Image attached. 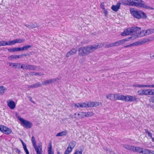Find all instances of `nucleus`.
Returning <instances> with one entry per match:
<instances>
[{
  "label": "nucleus",
  "mask_w": 154,
  "mask_h": 154,
  "mask_svg": "<svg viewBox=\"0 0 154 154\" xmlns=\"http://www.w3.org/2000/svg\"><path fill=\"white\" fill-rule=\"evenodd\" d=\"M130 11L132 15L137 19L146 18V14L142 11L131 8Z\"/></svg>",
  "instance_id": "1"
},
{
  "label": "nucleus",
  "mask_w": 154,
  "mask_h": 154,
  "mask_svg": "<svg viewBox=\"0 0 154 154\" xmlns=\"http://www.w3.org/2000/svg\"><path fill=\"white\" fill-rule=\"evenodd\" d=\"M31 141L37 154H42L43 151L42 145L37 146L35 138L32 136L31 138Z\"/></svg>",
  "instance_id": "2"
},
{
  "label": "nucleus",
  "mask_w": 154,
  "mask_h": 154,
  "mask_svg": "<svg viewBox=\"0 0 154 154\" xmlns=\"http://www.w3.org/2000/svg\"><path fill=\"white\" fill-rule=\"evenodd\" d=\"M102 47V45H89L88 46H85V48L86 51L87 55L92 53L95 50L100 48Z\"/></svg>",
  "instance_id": "3"
},
{
  "label": "nucleus",
  "mask_w": 154,
  "mask_h": 154,
  "mask_svg": "<svg viewBox=\"0 0 154 154\" xmlns=\"http://www.w3.org/2000/svg\"><path fill=\"white\" fill-rule=\"evenodd\" d=\"M134 6L138 7L145 8L146 9H154L153 8L148 6L145 4L144 1L141 0H139L137 2H135Z\"/></svg>",
  "instance_id": "4"
},
{
  "label": "nucleus",
  "mask_w": 154,
  "mask_h": 154,
  "mask_svg": "<svg viewBox=\"0 0 154 154\" xmlns=\"http://www.w3.org/2000/svg\"><path fill=\"white\" fill-rule=\"evenodd\" d=\"M129 39L128 38L119 40L116 42H113L112 43L110 44L106 45V47L109 48L115 46H119V45H122L125 43L126 42L128 41Z\"/></svg>",
  "instance_id": "5"
},
{
  "label": "nucleus",
  "mask_w": 154,
  "mask_h": 154,
  "mask_svg": "<svg viewBox=\"0 0 154 154\" xmlns=\"http://www.w3.org/2000/svg\"><path fill=\"white\" fill-rule=\"evenodd\" d=\"M149 39L147 38L144 39L142 40L134 42L130 45L125 46L124 48H126L131 46H136L138 45H143L149 42Z\"/></svg>",
  "instance_id": "6"
},
{
  "label": "nucleus",
  "mask_w": 154,
  "mask_h": 154,
  "mask_svg": "<svg viewBox=\"0 0 154 154\" xmlns=\"http://www.w3.org/2000/svg\"><path fill=\"white\" fill-rule=\"evenodd\" d=\"M17 118L22 124H23V125L25 128H30L32 127V123L30 122L24 120L20 116H18Z\"/></svg>",
  "instance_id": "7"
},
{
  "label": "nucleus",
  "mask_w": 154,
  "mask_h": 154,
  "mask_svg": "<svg viewBox=\"0 0 154 154\" xmlns=\"http://www.w3.org/2000/svg\"><path fill=\"white\" fill-rule=\"evenodd\" d=\"M131 28L132 30V33H134L136 34L134 35H133V36L131 37L128 38L129 39L131 38H132V39L135 38H134L137 35H138V33L139 32L140 30L141 29V28L137 26L133 27Z\"/></svg>",
  "instance_id": "8"
},
{
  "label": "nucleus",
  "mask_w": 154,
  "mask_h": 154,
  "mask_svg": "<svg viewBox=\"0 0 154 154\" xmlns=\"http://www.w3.org/2000/svg\"><path fill=\"white\" fill-rule=\"evenodd\" d=\"M2 132L6 134H9L12 132L11 129L3 125L1 131Z\"/></svg>",
  "instance_id": "9"
},
{
  "label": "nucleus",
  "mask_w": 154,
  "mask_h": 154,
  "mask_svg": "<svg viewBox=\"0 0 154 154\" xmlns=\"http://www.w3.org/2000/svg\"><path fill=\"white\" fill-rule=\"evenodd\" d=\"M79 54V56H83L87 55L85 47L80 48L78 50Z\"/></svg>",
  "instance_id": "10"
},
{
  "label": "nucleus",
  "mask_w": 154,
  "mask_h": 154,
  "mask_svg": "<svg viewBox=\"0 0 154 154\" xmlns=\"http://www.w3.org/2000/svg\"><path fill=\"white\" fill-rule=\"evenodd\" d=\"M58 80V78H53L49 80H47L43 82L41 84L42 85H45L50 84H51Z\"/></svg>",
  "instance_id": "11"
},
{
  "label": "nucleus",
  "mask_w": 154,
  "mask_h": 154,
  "mask_svg": "<svg viewBox=\"0 0 154 154\" xmlns=\"http://www.w3.org/2000/svg\"><path fill=\"white\" fill-rule=\"evenodd\" d=\"M8 106L11 109H14L16 106L15 102L12 100H9L7 101Z\"/></svg>",
  "instance_id": "12"
},
{
  "label": "nucleus",
  "mask_w": 154,
  "mask_h": 154,
  "mask_svg": "<svg viewBox=\"0 0 154 154\" xmlns=\"http://www.w3.org/2000/svg\"><path fill=\"white\" fill-rule=\"evenodd\" d=\"M26 68H25L26 70H36L37 66L35 65L30 64H26Z\"/></svg>",
  "instance_id": "13"
},
{
  "label": "nucleus",
  "mask_w": 154,
  "mask_h": 154,
  "mask_svg": "<svg viewBox=\"0 0 154 154\" xmlns=\"http://www.w3.org/2000/svg\"><path fill=\"white\" fill-rule=\"evenodd\" d=\"M131 33H132L131 28L130 27L124 30V31L121 33V35L123 36H125L128 35Z\"/></svg>",
  "instance_id": "14"
},
{
  "label": "nucleus",
  "mask_w": 154,
  "mask_h": 154,
  "mask_svg": "<svg viewBox=\"0 0 154 154\" xmlns=\"http://www.w3.org/2000/svg\"><path fill=\"white\" fill-rule=\"evenodd\" d=\"M88 103V107H95L101 104L100 102H90Z\"/></svg>",
  "instance_id": "15"
},
{
  "label": "nucleus",
  "mask_w": 154,
  "mask_h": 154,
  "mask_svg": "<svg viewBox=\"0 0 154 154\" xmlns=\"http://www.w3.org/2000/svg\"><path fill=\"white\" fill-rule=\"evenodd\" d=\"M77 50L75 48H73L66 53V56L67 57H68L70 56L75 54L77 52Z\"/></svg>",
  "instance_id": "16"
},
{
  "label": "nucleus",
  "mask_w": 154,
  "mask_h": 154,
  "mask_svg": "<svg viewBox=\"0 0 154 154\" xmlns=\"http://www.w3.org/2000/svg\"><path fill=\"white\" fill-rule=\"evenodd\" d=\"M42 86V84L39 82H38L36 83L33 84L32 85L28 86V88L29 89L32 88H36L38 87Z\"/></svg>",
  "instance_id": "17"
},
{
  "label": "nucleus",
  "mask_w": 154,
  "mask_h": 154,
  "mask_svg": "<svg viewBox=\"0 0 154 154\" xmlns=\"http://www.w3.org/2000/svg\"><path fill=\"white\" fill-rule=\"evenodd\" d=\"M121 3L118 2L116 5H112L111 8V9L114 11L116 12L119 9Z\"/></svg>",
  "instance_id": "18"
},
{
  "label": "nucleus",
  "mask_w": 154,
  "mask_h": 154,
  "mask_svg": "<svg viewBox=\"0 0 154 154\" xmlns=\"http://www.w3.org/2000/svg\"><path fill=\"white\" fill-rule=\"evenodd\" d=\"M146 33V30H142L140 32H139L138 34V35H137L134 38H137L139 37H141L147 35V34Z\"/></svg>",
  "instance_id": "19"
},
{
  "label": "nucleus",
  "mask_w": 154,
  "mask_h": 154,
  "mask_svg": "<svg viewBox=\"0 0 154 154\" xmlns=\"http://www.w3.org/2000/svg\"><path fill=\"white\" fill-rule=\"evenodd\" d=\"M143 149L139 146L134 147L133 152H137L140 153H142Z\"/></svg>",
  "instance_id": "20"
},
{
  "label": "nucleus",
  "mask_w": 154,
  "mask_h": 154,
  "mask_svg": "<svg viewBox=\"0 0 154 154\" xmlns=\"http://www.w3.org/2000/svg\"><path fill=\"white\" fill-rule=\"evenodd\" d=\"M21 55H11L8 57V59L10 60H11L14 59L20 58H21Z\"/></svg>",
  "instance_id": "21"
},
{
  "label": "nucleus",
  "mask_w": 154,
  "mask_h": 154,
  "mask_svg": "<svg viewBox=\"0 0 154 154\" xmlns=\"http://www.w3.org/2000/svg\"><path fill=\"white\" fill-rule=\"evenodd\" d=\"M7 90V88L3 86H0V95L3 94Z\"/></svg>",
  "instance_id": "22"
},
{
  "label": "nucleus",
  "mask_w": 154,
  "mask_h": 154,
  "mask_svg": "<svg viewBox=\"0 0 154 154\" xmlns=\"http://www.w3.org/2000/svg\"><path fill=\"white\" fill-rule=\"evenodd\" d=\"M123 146L125 149L133 152L134 146L128 145H124Z\"/></svg>",
  "instance_id": "23"
},
{
  "label": "nucleus",
  "mask_w": 154,
  "mask_h": 154,
  "mask_svg": "<svg viewBox=\"0 0 154 154\" xmlns=\"http://www.w3.org/2000/svg\"><path fill=\"white\" fill-rule=\"evenodd\" d=\"M115 94H109L106 96V98L110 100H114L115 98Z\"/></svg>",
  "instance_id": "24"
},
{
  "label": "nucleus",
  "mask_w": 154,
  "mask_h": 154,
  "mask_svg": "<svg viewBox=\"0 0 154 154\" xmlns=\"http://www.w3.org/2000/svg\"><path fill=\"white\" fill-rule=\"evenodd\" d=\"M67 134V131L65 130L60 132L57 133L56 136L57 137L63 136H66Z\"/></svg>",
  "instance_id": "25"
},
{
  "label": "nucleus",
  "mask_w": 154,
  "mask_h": 154,
  "mask_svg": "<svg viewBox=\"0 0 154 154\" xmlns=\"http://www.w3.org/2000/svg\"><path fill=\"white\" fill-rule=\"evenodd\" d=\"M137 98L135 96H129V102H134L136 101Z\"/></svg>",
  "instance_id": "26"
},
{
  "label": "nucleus",
  "mask_w": 154,
  "mask_h": 154,
  "mask_svg": "<svg viewBox=\"0 0 154 154\" xmlns=\"http://www.w3.org/2000/svg\"><path fill=\"white\" fill-rule=\"evenodd\" d=\"M85 117H91L94 115V114L92 112H85Z\"/></svg>",
  "instance_id": "27"
},
{
  "label": "nucleus",
  "mask_w": 154,
  "mask_h": 154,
  "mask_svg": "<svg viewBox=\"0 0 154 154\" xmlns=\"http://www.w3.org/2000/svg\"><path fill=\"white\" fill-rule=\"evenodd\" d=\"M76 145V142L74 141H71L69 143L68 146L72 149L74 148Z\"/></svg>",
  "instance_id": "28"
},
{
  "label": "nucleus",
  "mask_w": 154,
  "mask_h": 154,
  "mask_svg": "<svg viewBox=\"0 0 154 154\" xmlns=\"http://www.w3.org/2000/svg\"><path fill=\"white\" fill-rule=\"evenodd\" d=\"M115 100H122V98L123 95H121L119 94H115Z\"/></svg>",
  "instance_id": "29"
},
{
  "label": "nucleus",
  "mask_w": 154,
  "mask_h": 154,
  "mask_svg": "<svg viewBox=\"0 0 154 154\" xmlns=\"http://www.w3.org/2000/svg\"><path fill=\"white\" fill-rule=\"evenodd\" d=\"M146 30L147 35L154 33V29H150Z\"/></svg>",
  "instance_id": "30"
},
{
  "label": "nucleus",
  "mask_w": 154,
  "mask_h": 154,
  "mask_svg": "<svg viewBox=\"0 0 154 154\" xmlns=\"http://www.w3.org/2000/svg\"><path fill=\"white\" fill-rule=\"evenodd\" d=\"M129 95L122 96V101L125 102H129Z\"/></svg>",
  "instance_id": "31"
},
{
  "label": "nucleus",
  "mask_w": 154,
  "mask_h": 154,
  "mask_svg": "<svg viewBox=\"0 0 154 154\" xmlns=\"http://www.w3.org/2000/svg\"><path fill=\"white\" fill-rule=\"evenodd\" d=\"M7 42V45H14L16 43L15 39L13 40L8 41Z\"/></svg>",
  "instance_id": "32"
},
{
  "label": "nucleus",
  "mask_w": 154,
  "mask_h": 154,
  "mask_svg": "<svg viewBox=\"0 0 154 154\" xmlns=\"http://www.w3.org/2000/svg\"><path fill=\"white\" fill-rule=\"evenodd\" d=\"M20 64L19 63H14L13 68L15 69H19L20 68Z\"/></svg>",
  "instance_id": "33"
},
{
  "label": "nucleus",
  "mask_w": 154,
  "mask_h": 154,
  "mask_svg": "<svg viewBox=\"0 0 154 154\" xmlns=\"http://www.w3.org/2000/svg\"><path fill=\"white\" fill-rule=\"evenodd\" d=\"M83 150L84 149H83L76 150L75 151L73 154H82Z\"/></svg>",
  "instance_id": "34"
},
{
  "label": "nucleus",
  "mask_w": 154,
  "mask_h": 154,
  "mask_svg": "<svg viewBox=\"0 0 154 154\" xmlns=\"http://www.w3.org/2000/svg\"><path fill=\"white\" fill-rule=\"evenodd\" d=\"M16 42V43H21L24 42L25 41L24 38L23 39H15Z\"/></svg>",
  "instance_id": "35"
},
{
  "label": "nucleus",
  "mask_w": 154,
  "mask_h": 154,
  "mask_svg": "<svg viewBox=\"0 0 154 154\" xmlns=\"http://www.w3.org/2000/svg\"><path fill=\"white\" fill-rule=\"evenodd\" d=\"M31 47V46L30 45H27L26 46H23L22 48V51H26L27 50L28 48Z\"/></svg>",
  "instance_id": "36"
},
{
  "label": "nucleus",
  "mask_w": 154,
  "mask_h": 154,
  "mask_svg": "<svg viewBox=\"0 0 154 154\" xmlns=\"http://www.w3.org/2000/svg\"><path fill=\"white\" fill-rule=\"evenodd\" d=\"M52 143L51 142H50L48 147V152H53L52 151Z\"/></svg>",
  "instance_id": "37"
},
{
  "label": "nucleus",
  "mask_w": 154,
  "mask_h": 154,
  "mask_svg": "<svg viewBox=\"0 0 154 154\" xmlns=\"http://www.w3.org/2000/svg\"><path fill=\"white\" fill-rule=\"evenodd\" d=\"M7 45V42H6L4 41H0V47L2 46H5Z\"/></svg>",
  "instance_id": "38"
},
{
  "label": "nucleus",
  "mask_w": 154,
  "mask_h": 154,
  "mask_svg": "<svg viewBox=\"0 0 154 154\" xmlns=\"http://www.w3.org/2000/svg\"><path fill=\"white\" fill-rule=\"evenodd\" d=\"M85 112H81L78 114V116H79V118L82 119L85 117Z\"/></svg>",
  "instance_id": "39"
},
{
  "label": "nucleus",
  "mask_w": 154,
  "mask_h": 154,
  "mask_svg": "<svg viewBox=\"0 0 154 154\" xmlns=\"http://www.w3.org/2000/svg\"><path fill=\"white\" fill-rule=\"evenodd\" d=\"M146 85L134 84L133 85V87L139 88L146 87Z\"/></svg>",
  "instance_id": "40"
},
{
  "label": "nucleus",
  "mask_w": 154,
  "mask_h": 154,
  "mask_svg": "<svg viewBox=\"0 0 154 154\" xmlns=\"http://www.w3.org/2000/svg\"><path fill=\"white\" fill-rule=\"evenodd\" d=\"M81 107L82 108H85L86 107H88V102L87 103H81Z\"/></svg>",
  "instance_id": "41"
},
{
  "label": "nucleus",
  "mask_w": 154,
  "mask_h": 154,
  "mask_svg": "<svg viewBox=\"0 0 154 154\" xmlns=\"http://www.w3.org/2000/svg\"><path fill=\"white\" fill-rule=\"evenodd\" d=\"M154 89H148V95H154V91L153 90Z\"/></svg>",
  "instance_id": "42"
},
{
  "label": "nucleus",
  "mask_w": 154,
  "mask_h": 154,
  "mask_svg": "<svg viewBox=\"0 0 154 154\" xmlns=\"http://www.w3.org/2000/svg\"><path fill=\"white\" fill-rule=\"evenodd\" d=\"M127 2L129 3L128 5L132 6H134V4L135 2L132 1V0H127Z\"/></svg>",
  "instance_id": "43"
},
{
  "label": "nucleus",
  "mask_w": 154,
  "mask_h": 154,
  "mask_svg": "<svg viewBox=\"0 0 154 154\" xmlns=\"http://www.w3.org/2000/svg\"><path fill=\"white\" fill-rule=\"evenodd\" d=\"M149 151H150L149 149H144V150L143 149V152L141 153L143 154H149Z\"/></svg>",
  "instance_id": "44"
},
{
  "label": "nucleus",
  "mask_w": 154,
  "mask_h": 154,
  "mask_svg": "<svg viewBox=\"0 0 154 154\" xmlns=\"http://www.w3.org/2000/svg\"><path fill=\"white\" fill-rule=\"evenodd\" d=\"M138 94L140 95H144V89L143 90H140L137 91Z\"/></svg>",
  "instance_id": "45"
},
{
  "label": "nucleus",
  "mask_w": 154,
  "mask_h": 154,
  "mask_svg": "<svg viewBox=\"0 0 154 154\" xmlns=\"http://www.w3.org/2000/svg\"><path fill=\"white\" fill-rule=\"evenodd\" d=\"M30 75H41V73L36 72H32L30 73Z\"/></svg>",
  "instance_id": "46"
},
{
  "label": "nucleus",
  "mask_w": 154,
  "mask_h": 154,
  "mask_svg": "<svg viewBox=\"0 0 154 154\" xmlns=\"http://www.w3.org/2000/svg\"><path fill=\"white\" fill-rule=\"evenodd\" d=\"M31 29L35 28L36 27H39V26L37 24H36V25H35V24L33 23H31Z\"/></svg>",
  "instance_id": "47"
},
{
  "label": "nucleus",
  "mask_w": 154,
  "mask_h": 154,
  "mask_svg": "<svg viewBox=\"0 0 154 154\" xmlns=\"http://www.w3.org/2000/svg\"><path fill=\"white\" fill-rule=\"evenodd\" d=\"M145 132L146 133L148 134V136L149 137L151 138H152V134L150 132H149L147 130L145 129Z\"/></svg>",
  "instance_id": "48"
},
{
  "label": "nucleus",
  "mask_w": 154,
  "mask_h": 154,
  "mask_svg": "<svg viewBox=\"0 0 154 154\" xmlns=\"http://www.w3.org/2000/svg\"><path fill=\"white\" fill-rule=\"evenodd\" d=\"M149 100L150 102L154 103V96L151 97Z\"/></svg>",
  "instance_id": "49"
},
{
  "label": "nucleus",
  "mask_w": 154,
  "mask_h": 154,
  "mask_svg": "<svg viewBox=\"0 0 154 154\" xmlns=\"http://www.w3.org/2000/svg\"><path fill=\"white\" fill-rule=\"evenodd\" d=\"M23 24L25 26L29 28V29H31V23L30 24H27L25 23H24Z\"/></svg>",
  "instance_id": "50"
},
{
  "label": "nucleus",
  "mask_w": 154,
  "mask_h": 154,
  "mask_svg": "<svg viewBox=\"0 0 154 154\" xmlns=\"http://www.w3.org/2000/svg\"><path fill=\"white\" fill-rule=\"evenodd\" d=\"M15 51H21L22 49L21 48H14Z\"/></svg>",
  "instance_id": "51"
},
{
  "label": "nucleus",
  "mask_w": 154,
  "mask_h": 154,
  "mask_svg": "<svg viewBox=\"0 0 154 154\" xmlns=\"http://www.w3.org/2000/svg\"><path fill=\"white\" fill-rule=\"evenodd\" d=\"M25 66H26V64H22L20 67V68L23 70L25 69V68H26Z\"/></svg>",
  "instance_id": "52"
},
{
  "label": "nucleus",
  "mask_w": 154,
  "mask_h": 154,
  "mask_svg": "<svg viewBox=\"0 0 154 154\" xmlns=\"http://www.w3.org/2000/svg\"><path fill=\"white\" fill-rule=\"evenodd\" d=\"M146 87L147 88H154V84L150 85H146Z\"/></svg>",
  "instance_id": "53"
},
{
  "label": "nucleus",
  "mask_w": 154,
  "mask_h": 154,
  "mask_svg": "<svg viewBox=\"0 0 154 154\" xmlns=\"http://www.w3.org/2000/svg\"><path fill=\"white\" fill-rule=\"evenodd\" d=\"M100 7L103 10L105 9L104 3H102L100 5Z\"/></svg>",
  "instance_id": "54"
},
{
  "label": "nucleus",
  "mask_w": 154,
  "mask_h": 154,
  "mask_svg": "<svg viewBox=\"0 0 154 154\" xmlns=\"http://www.w3.org/2000/svg\"><path fill=\"white\" fill-rule=\"evenodd\" d=\"M8 51L9 52H14L15 51L14 48H9L8 49Z\"/></svg>",
  "instance_id": "55"
},
{
  "label": "nucleus",
  "mask_w": 154,
  "mask_h": 154,
  "mask_svg": "<svg viewBox=\"0 0 154 154\" xmlns=\"http://www.w3.org/2000/svg\"><path fill=\"white\" fill-rule=\"evenodd\" d=\"M121 4H122L124 5H128V3H127L126 2V1H121L120 2Z\"/></svg>",
  "instance_id": "56"
},
{
  "label": "nucleus",
  "mask_w": 154,
  "mask_h": 154,
  "mask_svg": "<svg viewBox=\"0 0 154 154\" xmlns=\"http://www.w3.org/2000/svg\"><path fill=\"white\" fill-rule=\"evenodd\" d=\"M148 89H144V93L145 95H148Z\"/></svg>",
  "instance_id": "57"
},
{
  "label": "nucleus",
  "mask_w": 154,
  "mask_h": 154,
  "mask_svg": "<svg viewBox=\"0 0 154 154\" xmlns=\"http://www.w3.org/2000/svg\"><path fill=\"white\" fill-rule=\"evenodd\" d=\"M81 103H76H76L74 105V106H76L78 108H79V107H81Z\"/></svg>",
  "instance_id": "58"
},
{
  "label": "nucleus",
  "mask_w": 154,
  "mask_h": 154,
  "mask_svg": "<svg viewBox=\"0 0 154 154\" xmlns=\"http://www.w3.org/2000/svg\"><path fill=\"white\" fill-rule=\"evenodd\" d=\"M103 11H104L105 16H107L108 13V11L106 10V9L103 10Z\"/></svg>",
  "instance_id": "59"
},
{
  "label": "nucleus",
  "mask_w": 154,
  "mask_h": 154,
  "mask_svg": "<svg viewBox=\"0 0 154 154\" xmlns=\"http://www.w3.org/2000/svg\"><path fill=\"white\" fill-rule=\"evenodd\" d=\"M72 149H71V148H70V147H69V146H68L67 149H66V151H67L72 152Z\"/></svg>",
  "instance_id": "60"
},
{
  "label": "nucleus",
  "mask_w": 154,
  "mask_h": 154,
  "mask_svg": "<svg viewBox=\"0 0 154 154\" xmlns=\"http://www.w3.org/2000/svg\"><path fill=\"white\" fill-rule=\"evenodd\" d=\"M23 146L24 150L27 149L25 143H23Z\"/></svg>",
  "instance_id": "61"
},
{
  "label": "nucleus",
  "mask_w": 154,
  "mask_h": 154,
  "mask_svg": "<svg viewBox=\"0 0 154 154\" xmlns=\"http://www.w3.org/2000/svg\"><path fill=\"white\" fill-rule=\"evenodd\" d=\"M149 154H154V151L150 150Z\"/></svg>",
  "instance_id": "62"
},
{
  "label": "nucleus",
  "mask_w": 154,
  "mask_h": 154,
  "mask_svg": "<svg viewBox=\"0 0 154 154\" xmlns=\"http://www.w3.org/2000/svg\"><path fill=\"white\" fill-rule=\"evenodd\" d=\"M150 57L152 59H154V53L150 54Z\"/></svg>",
  "instance_id": "63"
},
{
  "label": "nucleus",
  "mask_w": 154,
  "mask_h": 154,
  "mask_svg": "<svg viewBox=\"0 0 154 154\" xmlns=\"http://www.w3.org/2000/svg\"><path fill=\"white\" fill-rule=\"evenodd\" d=\"M71 152L70 151H67L65 150L63 154H69V153Z\"/></svg>",
  "instance_id": "64"
}]
</instances>
